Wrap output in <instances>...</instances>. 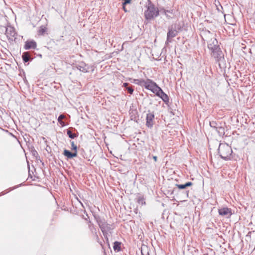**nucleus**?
Wrapping results in <instances>:
<instances>
[{
	"mask_svg": "<svg viewBox=\"0 0 255 255\" xmlns=\"http://www.w3.org/2000/svg\"><path fill=\"white\" fill-rule=\"evenodd\" d=\"M208 48L211 51V55L213 57L216 62L220 63L224 61V56L221 50L219 45L218 44V41L215 38H211L208 42Z\"/></svg>",
	"mask_w": 255,
	"mask_h": 255,
	"instance_id": "f257e3e1",
	"label": "nucleus"
},
{
	"mask_svg": "<svg viewBox=\"0 0 255 255\" xmlns=\"http://www.w3.org/2000/svg\"><path fill=\"white\" fill-rule=\"evenodd\" d=\"M146 7V9L144 11V15L146 20H152L159 15L158 8L155 7L151 0H149V3H147Z\"/></svg>",
	"mask_w": 255,
	"mask_h": 255,
	"instance_id": "f03ea898",
	"label": "nucleus"
},
{
	"mask_svg": "<svg viewBox=\"0 0 255 255\" xmlns=\"http://www.w3.org/2000/svg\"><path fill=\"white\" fill-rule=\"evenodd\" d=\"M218 153L220 157L225 160H231L233 158L232 149L228 144L226 143H221L218 147Z\"/></svg>",
	"mask_w": 255,
	"mask_h": 255,
	"instance_id": "7ed1b4c3",
	"label": "nucleus"
},
{
	"mask_svg": "<svg viewBox=\"0 0 255 255\" xmlns=\"http://www.w3.org/2000/svg\"><path fill=\"white\" fill-rule=\"evenodd\" d=\"M6 37L9 42L15 41L17 33L13 27L7 26L6 27L5 33Z\"/></svg>",
	"mask_w": 255,
	"mask_h": 255,
	"instance_id": "20e7f679",
	"label": "nucleus"
},
{
	"mask_svg": "<svg viewBox=\"0 0 255 255\" xmlns=\"http://www.w3.org/2000/svg\"><path fill=\"white\" fill-rule=\"evenodd\" d=\"M153 82L152 80L149 79H147L146 80L144 79H133L134 83L141 86H144L147 90L150 89Z\"/></svg>",
	"mask_w": 255,
	"mask_h": 255,
	"instance_id": "39448f33",
	"label": "nucleus"
},
{
	"mask_svg": "<svg viewBox=\"0 0 255 255\" xmlns=\"http://www.w3.org/2000/svg\"><path fill=\"white\" fill-rule=\"evenodd\" d=\"M149 90L152 91L153 93L155 94L156 96L160 98L165 94L163 90L154 82H153L152 84H151V86Z\"/></svg>",
	"mask_w": 255,
	"mask_h": 255,
	"instance_id": "423d86ee",
	"label": "nucleus"
},
{
	"mask_svg": "<svg viewBox=\"0 0 255 255\" xmlns=\"http://www.w3.org/2000/svg\"><path fill=\"white\" fill-rule=\"evenodd\" d=\"M218 212L220 216L225 217L227 218H230L232 215V210L227 207L219 209L218 210Z\"/></svg>",
	"mask_w": 255,
	"mask_h": 255,
	"instance_id": "0eeeda50",
	"label": "nucleus"
},
{
	"mask_svg": "<svg viewBox=\"0 0 255 255\" xmlns=\"http://www.w3.org/2000/svg\"><path fill=\"white\" fill-rule=\"evenodd\" d=\"M98 225L101 228L104 236L107 234V232L109 230V227L108 224L105 221L101 220L97 221Z\"/></svg>",
	"mask_w": 255,
	"mask_h": 255,
	"instance_id": "6e6552de",
	"label": "nucleus"
},
{
	"mask_svg": "<svg viewBox=\"0 0 255 255\" xmlns=\"http://www.w3.org/2000/svg\"><path fill=\"white\" fill-rule=\"evenodd\" d=\"M154 115L152 113L147 114L146 117V126L148 128L152 127L153 125V119Z\"/></svg>",
	"mask_w": 255,
	"mask_h": 255,
	"instance_id": "1a4fd4ad",
	"label": "nucleus"
},
{
	"mask_svg": "<svg viewBox=\"0 0 255 255\" xmlns=\"http://www.w3.org/2000/svg\"><path fill=\"white\" fill-rule=\"evenodd\" d=\"M76 67L79 71L84 73L87 72L89 69V66L84 62H80L79 64H76Z\"/></svg>",
	"mask_w": 255,
	"mask_h": 255,
	"instance_id": "9d476101",
	"label": "nucleus"
},
{
	"mask_svg": "<svg viewBox=\"0 0 255 255\" xmlns=\"http://www.w3.org/2000/svg\"><path fill=\"white\" fill-rule=\"evenodd\" d=\"M177 34V31L175 29H169L167 34V40L168 42H170L172 38L175 37Z\"/></svg>",
	"mask_w": 255,
	"mask_h": 255,
	"instance_id": "9b49d317",
	"label": "nucleus"
},
{
	"mask_svg": "<svg viewBox=\"0 0 255 255\" xmlns=\"http://www.w3.org/2000/svg\"><path fill=\"white\" fill-rule=\"evenodd\" d=\"M36 45V43L34 40L27 41L25 42L24 48L26 50L35 49Z\"/></svg>",
	"mask_w": 255,
	"mask_h": 255,
	"instance_id": "f8f14e48",
	"label": "nucleus"
},
{
	"mask_svg": "<svg viewBox=\"0 0 255 255\" xmlns=\"http://www.w3.org/2000/svg\"><path fill=\"white\" fill-rule=\"evenodd\" d=\"M63 155L68 158L71 159L77 156V152H71L68 150L65 149L63 151Z\"/></svg>",
	"mask_w": 255,
	"mask_h": 255,
	"instance_id": "ddd939ff",
	"label": "nucleus"
},
{
	"mask_svg": "<svg viewBox=\"0 0 255 255\" xmlns=\"http://www.w3.org/2000/svg\"><path fill=\"white\" fill-rule=\"evenodd\" d=\"M193 183L191 182H186L184 184H176V186L179 189H185L187 187L192 186Z\"/></svg>",
	"mask_w": 255,
	"mask_h": 255,
	"instance_id": "4468645a",
	"label": "nucleus"
},
{
	"mask_svg": "<svg viewBox=\"0 0 255 255\" xmlns=\"http://www.w3.org/2000/svg\"><path fill=\"white\" fill-rule=\"evenodd\" d=\"M159 12H160L161 13L164 14L167 18L169 19L171 18V16L169 15L168 14H167V12H169V13H172V10H166L164 8L162 7L160 8L159 9Z\"/></svg>",
	"mask_w": 255,
	"mask_h": 255,
	"instance_id": "2eb2a0df",
	"label": "nucleus"
},
{
	"mask_svg": "<svg viewBox=\"0 0 255 255\" xmlns=\"http://www.w3.org/2000/svg\"><path fill=\"white\" fill-rule=\"evenodd\" d=\"M121 243L117 242V241L115 242L114 244V247H113V248H114V250H115V251L120 252L121 250Z\"/></svg>",
	"mask_w": 255,
	"mask_h": 255,
	"instance_id": "dca6fc26",
	"label": "nucleus"
},
{
	"mask_svg": "<svg viewBox=\"0 0 255 255\" xmlns=\"http://www.w3.org/2000/svg\"><path fill=\"white\" fill-rule=\"evenodd\" d=\"M137 202L141 205H144L145 204V202L144 201V199L143 196L141 195H139L138 196L137 198Z\"/></svg>",
	"mask_w": 255,
	"mask_h": 255,
	"instance_id": "f3484780",
	"label": "nucleus"
},
{
	"mask_svg": "<svg viewBox=\"0 0 255 255\" xmlns=\"http://www.w3.org/2000/svg\"><path fill=\"white\" fill-rule=\"evenodd\" d=\"M22 58L23 61L25 63L28 62V61L29 60V53L28 52H24L22 54Z\"/></svg>",
	"mask_w": 255,
	"mask_h": 255,
	"instance_id": "a211bd4d",
	"label": "nucleus"
},
{
	"mask_svg": "<svg viewBox=\"0 0 255 255\" xmlns=\"http://www.w3.org/2000/svg\"><path fill=\"white\" fill-rule=\"evenodd\" d=\"M141 255H149L148 248L146 246L142 247L141 249Z\"/></svg>",
	"mask_w": 255,
	"mask_h": 255,
	"instance_id": "6ab92c4d",
	"label": "nucleus"
},
{
	"mask_svg": "<svg viewBox=\"0 0 255 255\" xmlns=\"http://www.w3.org/2000/svg\"><path fill=\"white\" fill-rule=\"evenodd\" d=\"M67 134L68 136L72 139H74L78 136L76 133H73L70 129H67Z\"/></svg>",
	"mask_w": 255,
	"mask_h": 255,
	"instance_id": "aec40b11",
	"label": "nucleus"
},
{
	"mask_svg": "<svg viewBox=\"0 0 255 255\" xmlns=\"http://www.w3.org/2000/svg\"><path fill=\"white\" fill-rule=\"evenodd\" d=\"M65 118V116L63 114L60 115L58 118V122L61 125V126L63 127L65 126L64 122L62 121Z\"/></svg>",
	"mask_w": 255,
	"mask_h": 255,
	"instance_id": "412c9836",
	"label": "nucleus"
},
{
	"mask_svg": "<svg viewBox=\"0 0 255 255\" xmlns=\"http://www.w3.org/2000/svg\"><path fill=\"white\" fill-rule=\"evenodd\" d=\"M216 131L218 132L220 136L223 135L225 134L224 128L222 126H219Z\"/></svg>",
	"mask_w": 255,
	"mask_h": 255,
	"instance_id": "4be33fe9",
	"label": "nucleus"
},
{
	"mask_svg": "<svg viewBox=\"0 0 255 255\" xmlns=\"http://www.w3.org/2000/svg\"><path fill=\"white\" fill-rule=\"evenodd\" d=\"M47 28L44 26H41L38 30V33L40 35H43L46 31Z\"/></svg>",
	"mask_w": 255,
	"mask_h": 255,
	"instance_id": "5701e85b",
	"label": "nucleus"
},
{
	"mask_svg": "<svg viewBox=\"0 0 255 255\" xmlns=\"http://www.w3.org/2000/svg\"><path fill=\"white\" fill-rule=\"evenodd\" d=\"M210 126L211 128H214L215 129H216V130H217V129L219 127V125H218V124L217 123H216V122H215V121H211L210 122Z\"/></svg>",
	"mask_w": 255,
	"mask_h": 255,
	"instance_id": "b1692460",
	"label": "nucleus"
},
{
	"mask_svg": "<svg viewBox=\"0 0 255 255\" xmlns=\"http://www.w3.org/2000/svg\"><path fill=\"white\" fill-rule=\"evenodd\" d=\"M165 103H167L169 102V98L167 94L165 93L162 95V96L160 98Z\"/></svg>",
	"mask_w": 255,
	"mask_h": 255,
	"instance_id": "393cba45",
	"label": "nucleus"
},
{
	"mask_svg": "<svg viewBox=\"0 0 255 255\" xmlns=\"http://www.w3.org/2000/svg\"><path fill=\"white\" fill-rule=\"evenodd\" d=\"M71 144V149L74 150V152H77V146L75 144L74 142L73 141H70Z\"/></svg>",
	"mask_w": 255,
	"mask_h": 255,
	"instance_id": "a878e982",
	"label": "nucleus"
},
{
	"mask_svg": "<svg viewBox=\"0 0 255 255\" xmlns=\"http://www.w3.org/2000/svg\"><path fill=\"white\" fill-rule=\"evenodd\" d=\"M127 90L129 94H132L133 93V89L132 88V87H127Z\"/></svg>",
	"mask_w": 255,
	"mask_h": 255,
	"instance_id": "bb28decb",
	"label": "nucleus"
},
{
	"mask_svg": "<svg viewBox=\"0 0 255 255\" xmlns=\"http://www.w3.org/2000/svg\"><path fill=\"white\" fill-rule=\"evenodd\" d=\"M31 152H32V155H33V156H37V155H38V153H37V152L36 151V150H35V149H33V150H32V151H31Z\"/></svg>",
	"mask_w": 255,
	"mask_h": 255,
	"instance_id": "cd10ccee",
	"label": "nucleus"
},
{
	"mask_svg": "<svg viewBox=\"0 0 255 255\" xmlns=\"http://www.w3.org/2000/svg\"><path fill=\"white\" fill-rule=\"evenodd\" d=\"M123 8L124 10L125 11V12H127L128 11V10L126 8V5H123Z\"/></svg>",
	"mask_w": 255,
	"mask_h": 255,
	"instance_id": "c85d7f7f",
	"label": "nucleus"
},
{
	"mask_svg": "<svg viewBox=\"0 0 255 255\" xmlns=\"http://www.w3.org/2000/svg\"><path fill=\"white\" fill-rule=\"evenodd\" d=\"M128 83H125L123 84V86L127 88V87H128Z\"/></svg>",
	"mask_w": 255,
	"mask_h": 255,
	"instance_id": "c756f323",
	"label": "nucleus"
},
{
	"mask_svg": "<svg viewBox=\"0 0 255 255\" xmlns=\"http://www.w3.org/2000/svg\"><path fill=\"white\" fill-rule=\"evenodd\" d=\"M153 159H154V160L155 161H157V156H153Z\"/></svg>",
	"mask_w": 255,
	"mask_h": 255,
	"instance_id": "7c9ffc66",
	"label": "nucleus"
},
{
	"mask_svg": "<svg viewBox=\"0 0 255 255\" xmlns=\"http://www.w3.org/2000/svg\"><path fill=\"white\" fill-rule=\"evenodd\" d=\"M189 190H188V191L186 190V196H187V197H188V193H189Z\"/></svg>",
	"mask_w": 255,
	"mask_h": 255,
	"instance_id": "2f4dec72",
	"label": "nucleus"
},
{
	"mask_svg": "<svg viewBox=\"0 0 255 255\" xmlns=\"http://www.w3.org/2000/svg\"><path fill=\"white\" fill-rule=\"evenodd\" d=\"M218 2L219 3H220L219 1H218V2H216V3H218ZM219 5H220L221 6V7L222 8V6H221V5L220 4H219Z\"/></svg>",
	"mask_w": 255,
	"mask_h": 255,
	"instance_id": "473e14b6",
	"label": "nucleus"
},
{
	"mask_svg": "<svg viewBox=\"0 0 255 255\" xmlns=\"http://www.w3.org/2000/svg\"><path fill=\"white\" fill-rule=\"evenodd\" d=\"M218 2L219 3H220L219 1H218V2H216V3H218ZM219 5H220L221 6V7L222 8V6H221V5L220 4H219Z\"/></svg>",
	"mask_w": 255,
	"mask_h": 255,
	"instance_id": "72a5a7b5",
	"label": "nucleus"
},
{
	"mask_svg": "<svg viewBox=\"0 0 255 255\" xmlns=\"http://www.w3.org/2000/svg\"><path fill=\"white\" fill-rule=\"evenodd\" d=\"M175 190H176V189H175V188H174V189H173V190L172 193H173L174 191H175Z\"/></svg>",
	"mask_w": 255,
	"mask_h": 255,
	"instance_id": "f704fd0d",
	"label": "nucleus"
}]
</instances>
